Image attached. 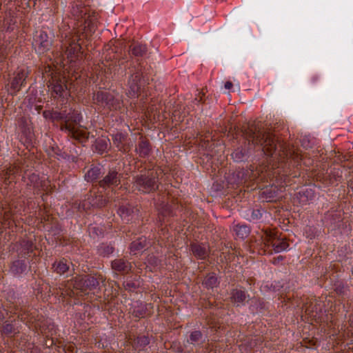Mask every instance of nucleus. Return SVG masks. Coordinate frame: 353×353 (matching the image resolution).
Listing matches in <instances>:
<instances>
[{
	"label": "nucleus",
	"mask_w": 353,
	"mask_h": 353,
	"mask_svg": "<svg viewBox=\"0 0 353 353\" xmlns=\"http://www.w3.org/2000/svg\"><path fill=\"white\" fill-rule=\"evenodd\" d=\"M50 119L53 121L64 120L61 123L60 129L65 132L68 137L80 142L84 143L88 139L89 132L87 129L79 125L81 117L77 111L65 114L60 112H49Z\"/></svg>",
	"instance_id": "nucleus-1"
},
{
	"label": "nucleus",
	"mask_w": 353,
	"mask_h": 353,
	"mask_svg": "<svg viewBox=\"0 0 353 353\" xmlns=\"http://www.w3.org/2000/svg\"><path fill=\"white\" fill-rule=\"evenodd\" d=\"M88 8L82 6L79 3H76L72 6V14L77 19L78 23H81L75 32L78 37H80V34H85V37H88L96 30V19L88 14Z\"/></svg>",
	"instance_id": "nucleus-2"
},
{
	"label": "nucleus",
	"mask_w": 353,
	"mask_h": 353,
	"mask_svg": "<svg viewBox=\"0 0 353 353\" xmlns=\"http://www.w3.org/2000/svg\"><path fill=\"white\" fill-rule=\"evenodd\" d=\"M248 139L254 145L262 146L263 152L268 156H272L276 150L278 140L270 132H262L252 128L248 132Z\"/></svg>",
	"instance_id": "nucleus-3"
},
{
	"label": "nucleus",
	"mask_w": 353,
	"mask_h": 353,
	"mask_svg": "<svg viewBox=\"0 0 353 353\" xmlns=\"http://www.w3.org/2000/svg\"><path fill=\"white\" fill-rule=\"evenodd\" d=\"M157 170H150L134 177L133 187L139 192L150 193L156 191L159 188Z\"/></svg>",
	"instance_id": "nucleus-4"
},
{
	"label": "nucleus",
	"mask_w": 353,
	"mask_h": 353,
	"mask_svg": "<svg viewBox=\"0 0 353 353\" xmlns=\"http://www.w3.org/2000/svg\"><path fill=\"white\" fill-rule=\"evenodd\" d=\"M105 279L101 274L78 275L72 281L73 288L81 294H86L87 291L96 289Z\"/></svg>",
	"instance_id": "nucleus-5"
},
{
	"label": "nucleus",
	"mask_w": 353,
	"mask_h": 353,
	"mask_svg": "<svg viewBox=\"0 0 353 353\" xmlns=\"http://www.w3.org/2000/svg\"><path fill=\"white\" fill-rule=\"evenodd\" d=\"M92 99L97 105L109 110H118L123 107V101L120 97H115L107 92H97L94 94Z\"/></svg>",
	"instance_id": "nucleus-6"
},
{
	"label": "nucleus",
	"mask_w": 353,
	"mask_h": 353,
	"mask_svg": "<svg viewBox=\"0 0 353 353\" xmlns=\"http://www.w3.org/2000/svg\"><path fill=\"white\" fill-rule=\"evenodd\" d=\"M263 232L261 239L266 249L272 248L275 253H279L289 248L290 245L288 241L284 239L279 238L276 231L265 230Z\"/></svg>",
	"instance_id": "nucleus-7"
},
{
	"label": "nucleus",
	"mask_w": 353,
	"mask_h": 353,
	"mask_svg": "<svg viewBox=\"0 0 353 353\" xmlns=\"http://www.w3.org/2000/svg\"><path fill=\"white\" fill-rule=\"evenodd\" d=\"M52 39L46 32L41 31L34 38L32 45L39 54H44L51 48Z\"/></svg>",
	"instance_id": "nucleus-8"
},
{
	"label": "nucleus",
	"mask_w": 353,
	"mask_h": 353,
	"mask_svg": "<svg viewBox=\"0 0 353 353\" xmlns=\"http://www.w3.org/2000/svg\"><path fill=\"white\" fill-rule=\"evenodd\" d=\"M51 94L54 98L61 97L67 92L66 80L64 77H53L48 85Z\"/></svg>",
	"instance_id": "nucleus-9"
},
{
	"label": "nucleus",
	"mask_w": 353,
	"mask_h": 353,
	"mask_svg": "<svg viewBox=\"0 0 353 353\" xmlns=\"http://www.w3.org/2000/svg\"><path fill=\"white\" fill-rule=\"evenodd\" d=\"M152 305L150 303H145L140 301H135L132 303L130 313L134 317L138 319L145 318L152 313Z\"/></svg>",
	"instance_id": "nucleus-10"
},
{
	"label": "nucleus",
	"mask_w": 353,
	"mask_h": 353,
	"mask_svg": "<svg viewBox=\"0 0 353 353\" xmlns=\"http://www.w3.org/2000/svg\"><path fill=\"white\" fill-rule=\"evenodd\" d=\"M28 184L37 191H46L48 192L51 190L50 181L45 177L40 178L37 174L32 173L28 176Z\"/></svg>",
	"instance_id": "nucleus-11"
},
{
	"label": "nucleus",
	"mask_w": 353,
	"mask_h": 353,
	"mask_svg": "<svg viewBox=\"0 0 353 353\" xmlns=\"http://www.w3.org/2000/svg\"><path fill=\"white\" fill-rule=\"evenodd\" d=\"M141 77L139 72H136L130 78L128 81V89L126 92L130 98H136L141 92Z\"/></svg>",
	"instance_id": "nucleus-12"
},
{
	"label": "nucleus",
	"mask_w": 353,
	"mask_h": 353,
	"mask_svg": "<svg viewBox=\"0 0 353 353\" xmlns=\"http://www.w3.org/2000/svg\"><path fill=\"white\" fill-rule=\"evenodd\" d=\"M282 188H279L276 185H270L262 189L261 198L267 202L276 201L280 197Z\"/></svg>",
	"instance_id": "nucleus-13"
},
{
	"label": "nucleus",
	"mask_w": 353,
	"mask_h": 353,
	"mask_svg": "<svg viewBox=\"0 0 353 353\" xmlns=\"http://www.w3.org/2000/svg\"><path fill=\"white\" fill-rule=\"evenodd\" d=\"M121 176L115 170H110L104 178L99 181L101 187L105 188L117 186L120 184Z\"/></svg>",
	"instance_id": "nucleus-14"
},
{
	"label": "nucleus",
	"mask_w": 353,
	"mask_h": 353,
	"mask_svg": "<svg viewBox=\"0 0 353 353\" xmlns=\"http://www.w3.org/2000/svg\"><path fill=\"white\" fill-rule=\"evenodd\" d=\"M28 76V72L25 69H20L16 72L10 83V88L14 93L20 90L21 88L24 85Z\"/></svg>",
	"instance_id": "nucleus-15"
},
{
	"label": "nucleus",
	"mask_w": 353,
	"mask_h": 353,
	"mask_svg": "<svg viewBox=\"0 0 353 353\" xmlns=\"http://www.w3.org/2000/svg\"><path fill=\"white\" fill-rule=\"evenodd\" d=\"M113 145L121 152L125 153L130 151L131 145L127 142L128 137L126 135L118 132L112 134Z\"/></svg>",
	"instance_id": "nucleus-16"
},
{
	"label": "nucleus",
	"mask_w": 353,
	"mask_h": 353,
	"mask_svg": "<svg viewBox=\"0 0 353 353\" xmlns=\"http://www.w3.org/2000/svg\"><path fill=\"white\" fill-rule=\"evenodd\" d=\"M63 46L65 47V54L67 57L73 59V58L78 56L79 52L81 50V46L74 39L70 42L67 40L63 42Z\"/></svg>",
	"instance_id": "nucleus-17"
},
{
	"label": "nucleus",
	"mask_w": 353,
	"mask_h": 353,
	"mask_svg": "<svg viewBox=\"0 0 353 353\" xmlns=\"http://www.w3.org/2000/svg\"><path fill=\"white\" fill-rule=\"evenodd\" d=\"M248 297L246 292L240 288L233 289L231 292V301L236 306L244 305Z\"/></svg>",
	"instance_id": "nucleus-18"
},
{
	"label": "nucleus",
	"mask_w": 353,
	"mask_h": 353,
	"mask_svg": "<svg viewBox=\"0 0 353 353\" xmlns=\"http://www.w3.org/2000/svg\"><path fill=\"white\" fill-rule=\"evenodd\" d=\"M112 268L117 272L127 274L132 268L131 263L124 259H117L112 262Z\"/></svg>",
	"instance_id": "nucleus-19"
},
{
	"label": "nucleus",
	"mask_w": 353,
	"mask_h": 353,
	"mask_svg": "<svg viewBox=\"0 0 353 353\" xmlns=\"http://www.w3.org/2000/svg\"><path fill=\"white\" fill-rule=\"evenodd\" d=\"M190 249L194 256L199 259H205L208 256V250L206 247L203 245L192 243L190 245Z\"/></svg>",
	"instance_id": "nucleus-20"
},
{
	"label": "nucleus",
	"mask_w": 353,
	"mask_h": 353,
	"mask_svg": "<svg viewBox=\"0 0 353 353\" xmlns=\"http://www.w3.org/2000/svg\"><path fill=\"white\" fill-rule=\"evenodd\" d=\"M148 243L145 236H141L134 241L130 245V252L133 254H137L148 246Z\"/></svg>",
	"instance_id": "nucleus-21"
},
{
	"label": "nucleus",
	"mask_w": 353,
	"mask_h": 353,
	"mask_svg": "<svg viewBox=\"0 0 353 353\" xmlns=\"http://www.w3.org/2000/svg\"><path fill=\"white\" fill-rule=\"evenodd\" d=\"M135 151L141 157H148L151 152V147L149 141L146 139H142L139 141Z\"/></svg>",
	"instance_id": "nucleus-22"
},
{
	"label": "nucleus",
	"mask_w": 353,
	"mask_h": 353,
	"mask_svg": "<svg viewBox=\"0 0 353 353\" xmlns=\"http://www.w3.org/2000/svg\"><path fill=\"white\" fill-rule=\"evenodd\" d=\"M234 232L236 237L243 239H245L250 234V228L244 224H236L233 228Z\"/></svg>",
	"instance_id": "nucleus-23"
},
{
	"label": "nucleus",
	"mask_w": 353,
	"mask_h": 353,
	"mask_svg": "<svg viewBox=\"0 0 353 353\" xmlns=\"http://www.w3.org/2000/svg\"><path fill=\"white\" fill-rule=\"evenodd\" d=\"M53 271L57 274H63L69 270V264L64 259L55 261L52 265Z\"/></svg>",
	"instance_id": "nucleus-24"
},
{
	"label": "nucleus",
	"mask_w": 353,
	"mask_h": 353,
	"mask_svg": "<svg viewBox=\"0 0 353 353\" xmlns=\"http://www.w3.org/2000/svg\"><path fill=\"white\" fill-rule=\"evenodd\" d=\"M102 173L101 168L94 166L88 170L85 174V179L88 181H93L97 179Z\"/></svg>",
	"instance_id": "nucleus-25"
},
{
	"label": "nucleus",
	"mask_w": 353,
	"mask_h": 353,
	"mask_svg": "<svg viewBox=\"0 0 353 353\" xmlns=\"http://www.w3.org/2000/svg\"><path fill=\"white\" fill-rule=\"evenodd\" d=\"M131 54L135 57H143L147 52L145 45L134 43L130 47Z\"/></svg>",
	"instance_id": "nucleus-26"
},
{
	"label": "nucleus",
	"mask_w": 353,
	"mask_h": 353,
	"mask_svg": "<svg viewBox=\"0 0 353 353\" xmlns=\"http://www.w3.org/2000/svg\"><path fill=\"white\" fill-rule=\"evenodd\" d=\"M118 213L121 219L129 221L130 220V216L134 213V209L130 205H121L118 210Z\"/></svg>",
	"instance_id": "nucleus-27"
},
{
	"label": "nucleus",
	"mask_w": 353,
	"mask_h": 353,
	"mask_svg": "<svg viewBox=\"0 0 353 353\" xmlns=\"http://www.w3.org/2000/svg\"><path fill=\"white\" fill-rule=\"evenodd\" d=\"M219 284L217 277L214 273L208 274L203 281L204 285L208 288H214Z\"/></svg>",
	"instance_id": "nucleus-28"
},
{
	"label": "nucleus",
	"mask_w": 353,
	"mask_h": 353,
	"mask_svg": "<svg viewBox=\"0 0 353 353\" xmlns=\"http://www.w3.org/2000/svg\"><path fill=\"white\" fill-rule=\"evenodd\" d=\"M150 343V339L146 336H139L134 340L133 346L139 350H143Z\"/></svg>",
	"instance_id": "nucleus-29"
},
{
	"label": "nucleus",
	"mask_w": 353,
	"mask_h": 353,
	"mask_svg": "<svg viewBox=\"0 0 353 353\" xmlns=\"http://www.w3.org/2000/svg\"><path fill=\"white\" fill-rule=\"evenodd\" d=\"M10 270L15 274H21L26 270V265L23 261L18 260L13 262Z\"/></svg>",
	"instance_id": "nucleus-30"
},
{
	"label": "nucleus",
	"mask_w": 353,
	"mask_h": 353,
	"mask_svg": "<svg viewBox=\"0 0 353 353\" xmlns=\"http://www.w3.org/2000/svg\"><path fill=\"white\" fill-rule=\"evenodd\" d=\"M114 252V248L110 245L102 243L98 248V253L103 256H108Z\"/></svg>",
	"instance_id": "nucleus-31"
},
{
	"label": "nucleus",
	"mask_w": 353,
	"mask_h": 353,
	"mask_svg": "<svg viewBox=\"0 0 353 353\" xmlns=\"http://www.w3.org/2000/svg\"><path fill=\"white\" fill-rule=\"evenodd\" d=\"M250 215L248 214H247L246 219L250 221H257L260 219L262 216V214L260 210L256 209V210H250Z\"/></svg>",
	"instance_id": "nucleus-32"
},
{
	"label": "nucleus",
	"mask_w": 353,
	"mask_h": 353,
	"mask_svg": "<svg viewBox=\"0 0 353 353\" xmlns=\"http://www.w3.org/2000/svg\"><path fill=\"white\" fill-rule=\"evenodd\" d=\"M244 157L245 152L240 148H237L232 153V159L236 162L242 161Z\"/></svg>",
	"instance_id": "nucleus-33"
},
{
	"label": "nucleus",
	"mask_w": 353,
	"mask_h": 353,
	"mask_svg": "<svg viewBox=\"0 0 353 353\" xmlns=\"http://www.w3.org/2000/svg\"><path fill=\"white\" fill-rule=\"evenodd\" d=\"M2 332L4 334L8 336H12L17 333L16 329L13 325L10 323H5L3 326Z\"/></svg>",
	"instance_id": "nucleus-34"
},
{
	"label": "nucleus",
	"mask_w": 353,
	"mask_h": 353,
	"mask_svg": "<svg viewBox=\"0 0 353 353\" xmlns=\"http://www.w3.org/2000/svg\"><path fill=\"white\" fill-rule=\"evenodd\" d=\"M325 219L327 220H330L332 223H335L338 221H340L341 219V217L340 213H336L334 215V214H332V212H328L325 215Z\"/></svg>",
	"instance_id": "nucleus-35"
},
{
	"label": "nucleus",
	"mask_w": 353,
	"mask_h": 353,
	"mask_svg": "<svg viewBox=\"0 0 353 353\" xmlns=\"http://www.w3.org/2000/svg\"><path fill=\"white\" fill-rule=\"evenodd\" d=\"M202 338V334L200 331H194L190 336V341L192 343H198Z\"/></svg>",
	"instance_id": "nucleus-36"
},
{
	"label": "nucleus",
	"mask_w": 353,
	"mask_h": 353,
	"mask_svg": "<svg viewBox=\"0 0 353 353\" xmlns=\"http://www.w3.org/2000/svg\"><path fill=\"white\" fill-rule=\"evenodd\" d=\"M96 148L98 149L101 152H103L107 148V143L106 141L103 139H100L97 141L96 143Z\"/></svg>",
	"instance_id": "nucleus-37"
},
{
	"label": "nucleus",
	"mask_w": 353,
	"mask_h": 353,
	"mask_svg": "<svg viewBox=\"0 0 353 353\" xmlns=\"http://www.w3.org/2000/svg\"><path fill=\"white\" fill-rule=\"evenodd\" d=\"M301 196V199H302V201L304 202L305 200H303V197L310 198V199H312V198L314 196L313 192L312 190H306L305 192H303L302 194L299 193Z\"/></svg>",
	"instance_id": "nucleus-38"
},
{
	"label": "nucleus",
	"mask_w": 353,
	"mask_h": 353,
	"mask_svg": "<svg viewBox=\"0 0 353 353\" xmlns=\"http://www.w3.org/2000/svg\"><path fill=\"white\" fill-rule=\"evenodd\" d=\"M284 259V256H281V255H279L276 257H274L272 260V263L274 265H278L281 262H282Z\"/></svg>",
	"instance_id": "nucleus-39"
},
{
	"label": "nucleus",
	"mask_w": 353,
	"mask_h": 353,
	"mask_svg": "<svg viewBox=\"0 0 353 353\" xmlns=\"http://www.w3.org/2000/svg\"><path fill=\"white\" fill-rule=\"evenodd\" d=\"M148 263H154V265H157L158 264V260L157 259L153 257V256H150L148 259Z\"/></svg>",
	"instance_id": "nucleus-40"
},
{
	"label": "nucleus",
	"mask_w": 353,
	"mask_h": 353,
	"mask_svg": "<svg viewBox=\"0 0 353 353\" xmlns=\"http://www.w3.org/2000/svg\"><path fill=\"white\" fill-rule=\"evenodd\" d=\"M26 245L27 246L28 252H32V246L33 244L30 241H27Z\"/></svg>",
	"instance_id": "nucleus-41"
},
{
	"label": "nucleus",
	"mask_w": 353,
	"mask_h": 353,
	"mask_svg": "<svg viewBox=\"0 0 353 353\" xmlns=\"http://www.w3.org/2000/svg\"><path fill=\"white\" fill-rule=\"evenodd\" d=\"M61 294L72 296L74 295V292L72 290H66L64 292H63Z\"/></svg>",
	"instance_id": "nucleus-42"
},
{
	"label": "nucleus",
	"mask_w": 353,
	"mask_h": 353,
	"mask_svg": "<svg viewBox=\"0 0 353 353\" xmlns=\"http://www.w3.org/2000/svg\"><path fill=\"white\" fill-rule=\"evenodd\" d=\"M233 87V84L231 81H227L225 83V88L227 90H230Z\"/></svg>",
	"instance_id": "nucleus-43"
},
{
	"label": "nucleus",
	"mask_w": 353,
	"mask_h": 353,
	"mask_svg": "<svg viewBox=\"0 0 353 353\" xmlns=\"http://www.w3.org/2000/svg\"><path fill=\"white\" fill-rule=\"evenodd\" d=\"M50 112L48 111H44L43 114L46 118H50V114H49Z\"/></svg>",
	"instance_id": "nucleus-44"
},
{
	"label": "nucleus",
	"mask_w": 353,
	"mask_h": 353,
	"mask_svg": "<svg viewBox=\"0 0 353 353\" xmlns=\"http://www.w3.org/2000/svg\"><path fill=\"white\" fill-rule=\"evenodd\" d=\"M68 352L67 353H74L75 352L74 348L72 347V349L70 350V347H68Z\"/></svg>",
	"instance_id": "nucleus-45"
},
{
	"label": "nucleus",
	"mask_w": 353,
	"mask_h": 353,
	"mask_svg": "<svg viewBox=\"0 0 353 353\" xmlns=\"http://www.w3.org/2000/svg\"><path fill=\"white\" fill-rule=\"evenodd\" d=\"M165 207H166V210H165V215H166V214H168L170 213V210H169L168 206H165Z\"/></svg>",
	"instance_id": "nucleus-46"
},
{
	"label": "nucleus",
	"mask_w": 353,
	"mask_h": 353,
	"mask_svg": "<svg viewBox=\"0 0 353 353\" xmlns=\"http://www.w3.org/2000/svg\"><path fill=\"white\" fill-rule=\"evenodd\" d=\"M104 205H105V203H104V202H101V203L99 204L98 205H99V207H102V206H103Z\"/></svg>",
	"instance_id": "nucleus-47"
},
{
	"label": "nucleus",
	"mask_w": 353,
	"mask_h": 353,
	"mask_svg": "<svg viewBox=\"0 0 353 353\" xmlns=\"http://www.w3.org/2000/svg\"><path fill=\"white\" fill-rule=\"evenodd\" d=\"M3 318V314L1 313V312L0 311V319H1Z\"/></svg>",
	"instance_id": "nucleus-48"
},
{
	"label": "nucleus",
	"mask_w": 353,
	"mask_h": 353,
	"mask_svg": "<svg viewBox=\"0 0 353 353\" xmlns=\"http://www.w3.org/2000/svg\"><path fill=\"white\" fill-rule=\"evenodd\" d=\"M268 253H269L270 254H272V250H270V251L268 252Z\"/></svg>",
	"instance_id": "nucleus-49"
},
{
	"label": "nucleus",
	"mask_w": 353,
	"mask_h": 353,
	"mask_svg": "<svg viewBox=\"0 0 353 353\" xmlns=\"http://www.w3.org/2000/svg\"><path fill=\"white\" fill-rule=\"evenodd\" d=\"M283 155L288 156V154H285L284 151H282Z\"/></svg>",
	"instance_id": "nucleus-50"
}]
</instances>
